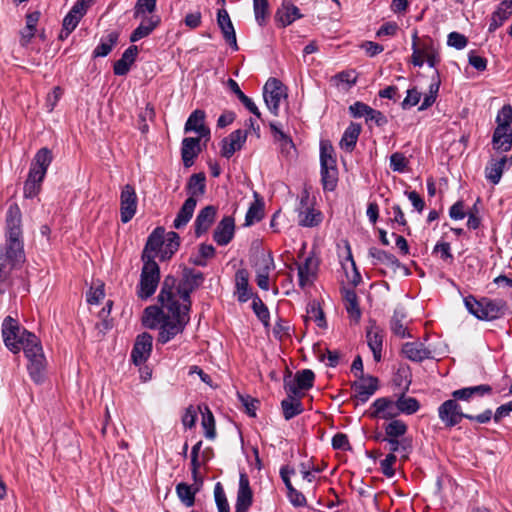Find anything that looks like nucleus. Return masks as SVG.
I'll list each match as a JSON object with an SVG mask.
<instances>
[{
    "mask_svg": "<svg viewBox=\"0 0 512 512\" xmlns=\"http://www.w3.org/2000/svg\"><path fill=\"white\" fill-rule=\"evenodd\" d=\"M315 374L310 369L298 371L292 379L291 374L284 377V389L289 396H299L301 390L313 387Z\"/></svg>",
    "mask_w": 512,
    "mask_h": 512,
    "instance_id": "6",
    "label": "nucleus"
},
{
    "mask_svg": "<svg viewBox=\"0 0 512 512\" xmlns=\"http://www.w3.org/2000/svg\"><path fill=\"white\" fill-rule=\"evenodd\" d=\"M372 407L374 408L372 413L373 417L389 420L394 419L399 415L397 402L386 397L376 399L373 402Z\"/></svg>",
    "mask_w": 512,
    "mask_h": 512,
    "instance_id": "24",
    "label": "nucleus"
},
{
    "mask_svg": "<svg viewBox=\"0 0 512 512\" xmlns=\"http://www.w3.org/2000/svg\"><path fill=\"white\" fill-rule=\"evenodd\" d=\"M6 242L0 245V295L12 285V271L25 261L21 228V211L11 204L6 213Z\"/></svg>",
    "mask_w": 512,
    "mask_h": 512,
    "instance_id": "1",
    "label": "nucleus"
},
{
    "mask_svg": "<svg viewBox=\"0 0 512 512\" xmlns=\"http://www.w3.org/2000/svg\"><path fill=\"white\" fill-rule=\"evenodd\" d=\"M234 231V219L230 216H226L222 218V220L216 226L213 232V239L218 245L225 246L233 239Z\"/></svg>",
    "mask_w": 512,
    "mask_h": 512,
    "instance_id": "22",
    "label": "nucleus"
},
{
    "mask_svg": "<svg viewBox=\"0 0 512 512\" xmlns=\"http://www.w3.org/2000/svg\"><path fill=\"white\" fill-rule=\"evenodd\" d=\"M402 354L413 362H422L431 358V351L419 341L406 342L402 345Z\"/></svg>",
    "mask_w": 512,
    "mask_h": 512,
    "instance_id": "26",
    "label": "nucleus"
},
{
    "mask_svg": "<svg viewBox=\"0 0 512 512\" xmlns=\"http://www.w3.org/2000/svg\"><path fill=\"white\" fill-rule=\"evenodd\" d=\"M381 442L388 443L390 453L395 454L398 452L400 453L401 459H408L409 453L411 451V443L407 439L399 440V438L383 437L381 438Z\"/></svg>",
    "mask_w": 512,
    "mask_h": 512,
    "instance_id": "41",
    "label": "nucleus"
},
{
    "mask_svg": "<svg viewBox=\"0 0 512 512\" xmlns=\"http://www.w3.org/2000/svg\"><path fill=\"white\" fill-rule=\"evenodd\" d=\"M368 255L370 258H372V264H385L392 268L394 271L398 269H403L406 275H409L410 272L408 268L400 263V261L395 257V255L378 249L376 247H371L368 250Z\"/></svg>",
    "mask_w": 512,
    "mask_h": 512,
    "instance_id": "18",
    "label": "nucleus"
},
{
    "mask_svg": "<svg viewBox=\"0 0 512 512\" xmlns=\"http://www.w3.org/2000/svg\"><path fill=\"white\" fill-rule=\"evenodd\" d=\"M263 97L269 111L277 116L279 113L280 101L286 97L285 87L276 78H269L264 85Z\"/></svg>",
    "mask_w": 512,
    "mask_h": 512,
    "instance_id": "7",
    "label": "nucleus"
},
{
    "mask_svg": "<svg viewBox=\"0 0 512 512\" xmlns=\"http://www.w3.org/2000/svg\"><path fill=\"white\" fill-rule=\"evenodd\" d=\"M252 309L257 318L263 323L264 326L269 325L270 313L267 306L258 295L252 298Z\"/></svg>",
    "mask_w": 512,
    "mask_h": 512,
    "instance_id": "53",
    "label": "nucleus"
},
{
    "mask_svg": "<svg viewBox=\"0 0 512 512\" xmlns=\"http://www.w3.org/2000/svg\"><path fill=\"white\" fill-rule=\"evenodd\" d=\"M176 282L177 280L174 276H166L158 295V301L162 306L166 307L170 313L166 317H163V321L159 327L158 341L162 344L169 342L176 335L182 333L189 322L190 310H185V307H182L178 300L175 299L174 288Z\"/></svg>",
    "mask_w": 512,
    "mask_h": 512,
    "instance_id": "2",
    "label": "nucleus"
},
{
    "mask_svg": "<svg viewBox=\"0 0 512 512\" xmlns=\"http://www.w3.org/2000/svg\"><path fill=\"white\" fill-rule=\"evenodd\" d=\"M319 268V259L314 255H309L304 262L298 264V284L300 288L305 289L311 286L317 277Z\"/></svg>",
    "mask_w": 512,
    "mask_h": 512,
    "instance_id": "13",
    "label": "nucleus"
},
{
    "mask_svg": "<svg viewBox=\"0 0 512 512\" xmlns=\"http://www.w3.org/2000/svg\"><path fill=\"white\" fill-rule=\"evenodd\" d=\"M298 218L299 225L303 227L317 226L322 220L320 212H317L314 209L309 208H306L305 210H300Z\"/></svg>",
    "mask_w": 512,
    "mask_h": 512,
    "instance_id": "49",
    "label": "nucleus"
},
{
    "mask_svg": "<svg viewBox=\"0 0 512 512\" xmlns=\"http://www.w3.org/2000/svg\"><path fill=\"white\" fill-rule=\"evenodd\" d=\"M407 425L402 420H395L392 419L391 422H389L385 426V437L388 438H399L406 434L407 432Z\"/></svg>",
    "mask_w": 512,
    "mask_h": 512,
    "instance_id": "55",
    "label": "nucleus"
},
{
    "mask_svg": "<svg viewBox=\"0 0 512 512\" xmlns=\"http://www.w3.org/2000/svg\"><path fill=\"white\" fill-rule=\"evenodd\" d=\"M254 266L256 275H270L275 269L274 258L270 253L262 254L257 258Z\"/></svg>",
    "mask_w": 512,
    "mask_h": 512,
    "instance_id": "51",
    "label": "nucleus"
},
{
    "mask_svg": "<svg viewBox=\"0 0 512 512\" xmlns=\"http://www.w3.org/2000/svg\"><path fill=\"white\" fill-rule=\"evenodd\" d=\"M302 14L298 7L291 3H284L276 13L277 20L283 27L292 24L295 20L300 19Z\"/></svg>",
    "mask_w": 512,
    "mask_h": 512,
    "instance_id": "38",
    "label": "nucleus"
},
{
    "mask_svg": "<svg viewBox=\"0 0 512 512\" xmlns=\"http://www.w3.org/2000/svg\"><path fill=\"white\" fill-rule=\"evenodd\" d=\"M152 343L153 337L147 332L137 336L131 351V359L135 365L139 366L147 361L152 351Z\"/></svg>",
    "mask_w": 512,
    "mask_h": 512,
    "instance_id": "14",
    "label": "nucleus"
},
{
    "mask_svg": "<svg viewBox=\"0 0 512 512\" xmlns=\"http://www.w3.org/2000/svg\"><path fill=\"white\" fill-rule=\"evenodd\" d=\"M138 197L134 186L126 184L120 192V217L122 223L126 224L132 220L137 212Z\"/></svg>",
    "mask_w": 512,
    "mask_h": 512,
    "instance_id": "8",
    "label": "nucleus"
},
{
    "mask_svg": "<svg viewBox=\"0 0 512 512\" xmlns=\"http://www.w3.org/2000/svg\"><path fill=\"white\" fill-rule=\"evenodd\" d=\"M492 143L496 150L509 151L512 147V128L497 126L493 133Z\"/></svg>",
    "mask_w": 512,
    "mask_h": 512,
    "instance_id": "34",
    "label": "nucleus"
},
{
    "mask_svg": "<svg viewBox=\"0 0 512 512\" xmlns=\"http://www.w3.org/2000/svg\"><path fill=\"white\" fill-rule=\"evenodd\" d=\"M263 213H262V207L257 204H252L245 216V225L250 226L253 225L255 222H258L262 219Z\"/></svg>",
    "mask_w": 512,
    "mask_h": 512,
    "instance_id": "64",
    "label": "nucleus"
},
{
    "mask_svg": "<svg viewBox=\"0 0 512 512\" xmlns=\"http://www.w3.org/2000/svg\"><path fill=\"white\" fill-rule=\"evenodd\" d=\"M217 23L226 42L234 51H237L239 47L237 44L236 33L227 10H218Z\"/></svg>",
    "mask_w": 512,
    "mask_h": 512,
    "instance_id": "21",
    "label": "nucleus"
},
{
    "mask_svg": "<svg viewBox=\"0 0 512 512\" xmlns=\"http://www.w3.org/2000/svg\"><path fill=\"white\" fill-rule=\"evenodd\" d=\"M358 381L352 384L355 397L361 403H365L376 392L378 388V379L373 376L359 375Z\"/></svg>",
    "mask_w": 512,
    "mask_h": 512,
    "instance_id": "15",
    "label": "nucleus"
},
{
    "mask_svg": "<svg viewBox=\"0 0 512 512\" xmlns=\"http://www.w3.org/2000/svg\"><path fill=\"white\" fill-rule=\"evenodd\" d=\"M421 99V93L418 91L416 87L410 88L407 90V95L401 103V107L404 110L410 109L411 107L416 106Z\"/></svg>",
    "mask_w": 512,
    "mask_h": 512,
    "instance_id": "63",
    "label": "nucleus"
},
{
    "mask_svg": "<svg viewBox=\"0 0 512 512\" xmlns=\"http://www.w3.org/2000/svg\"><path fill=\"white\" fill-rule=\"evenodd\" d=\"M215 502L219 512H230V507L220 483H217L214 488Z\"/></svg>",
    "mask_w": 512,
    "mask_h": 512,
    "instance_id": "61",
    "label": "nucleus"
},
{
    "mask_svg": "<svg viewBox=\"0 0 512 512\" xmlns=\"http://www.w3.org/2000/svg\"><path fill=\"white\" fill-rule=\"evenodd\" d=\"M197 491V488H193V486L184 482L178 483L176 485L177 496L186 507H191L194 505Z\"/></svg>",
    "mask_w": 512,
    "mask_h": 512,
    "instance_id": "45",
    "label": "nucleus"
},
{
    "mask_svg": "<svg viewBox=\"0 0 512 512\" xmlns=\"http://www.w3.org/2000/svg\"><path fill=\"white\" fill-rule=\"evenodd\" d=\"M143 266L140 280L136 287V295L141 300H147L155 292L160 282V268L157 262L142 261Z\"/></svg>",
    "mask_w": 512,
    "mask_h": 512,
    "instance_id": "4",
    "label": "nucleus"
},
{
    "mask_svg": "<svg viewBox=\"0 0 512 512\" xmlns=\"http://www.w3.org/2000/svg\"><path fill=\"white\" fill-rule=\"evenodd\" d=\"M137 55H138V47L136 45L129 46L124 51L121 58L114 63V66H113L114 74L117 76L126 75L129 72L132 64L135 62Z\"/></svg>",
    "mask_w": 512,
    "mask_h": 512,
    "instance_id": "29",
    "label": "nucleus"
},
{
    "mask_svg": "<svg viewBox=\"0 0 512 512\" xmlns=\"http://www.w3.org/2000/svg\"><path fill=\"white\" fill-rule=\"evenodd\" d=\"M87 5L85 1H77L70 11L65 15L62 26L64 27L65 36H69L77 27L80 20L86 14Z\"/></svg>",
    "mask_w": 512,
    "mask_h": 512,
    "instance_id": "20",
    "label": "nucleus"
},
{
    "mask_svg": "<svg viewBox=\"0 0 512 512\" xmlns=\"http://www.w3.org/2000/svg\"><path fill=\"white\" fill-rule=\"evenodd\" d=\"M180 237L176 232H168L164 239L159 258L161 261L170 259L175 252L179 249Z\"/></svg>",
    "mask_w": 512,
    "mask_h": 512,
    "instance_id": "39",
    "label": "nucleus"
},
{
    "mask_svg": "<svg viewBox=\"0 0 512 512\" xmlns=\"http://www.w3.org/2000/svg\"><path fill=\"white\" fill-rule=\"evenodd\" d=\"M405 320L406 314L403 309L396 308L390 320V329L397 337L411 338L412 335L409 333L405 325Z\"/></svg>",
    "mask_w": 512,
    "mask_h": 512,
    "instance_id": "37",
    "label": "nucleus"
},
{
    "mask_svg": "<svg viewBox=\"0 0 512 512\" xmlns=\"http://www.w3.org/2000/svg\"><path fill=\"white\" fill-rule=\"evenodd\" d=\"M511 165L512 156L504 155L499 159H491L485 168L486 179L493 185L498 184L504 170L508 169Z\"/></svg>",
    "mask_w": 512,
    "mask_h": 512,
    "instance_id": "16",
    "label": "nucleus"
},
{
    "mask_svg": "<svg viewBox=\"0 0 512 512\" xmlns=\"http://www.w3.org/2000/svg\"><path fill=\"white\" fill-rule=\"evenodd\" d=\"M118 41V34L116 32H111L107 35L105 39H101L100 43L96 46L93 51L94 57H105L107 56L114 45Z\"/></svg>",
    "mask_w": 512,
    "mask_h": 512,
    "instance_id": "47",
    "label": "nucleus"
},
{
    "mask_svg": "<svg viewBox=\"0 0 512 512\" xmlns=\"http://www.w3.org/2000/svg\"><path fill=\"white\" fill-rule=\"evenodd\" d=\"M307 315L310 320H313L318 327L325 328L326 327V320L324 316V312L321 309L318 302L313 301L309 303L307 307Z\"/></svg>",
    "mask_w": 512,
    "mask_h": 512,
    "instance_id": "56",
    "label": "nucleus"
},
{
    "mask_svg": "<svg viewBox=\"0 0 512 512\" xmlns=\"http://www.w3.org/2000/svg\"><path fill=\"white\" fill-rule=\"evenodd\" d=\"M19 345H21V350L24 351V348H31L36 350V352H41L43 350L42 345L38 337L27 331L23 330L21 336L19 338Z\"/></svg>",
    "mask_w": 512,
    "mask_h": 512,
    "instance_id": "54",
    "label": "nucleus"
},
{
    "mask_svg": "<svg viewBox=\"0 0 512 512\" xmlns=\"http://www.w3.org/2000/svg\"><path fill=\"white\" fill-rule=\"evenodd\" d=\"M188 198L196 199L206 193V176L204 173L192 174L186 184Z\"/></svg>",
    "mask_w": 512,
    "mask_h": 512,
    "instance_id": "32",
    "label": "nucleus"
},
{
    "mask_svg": "<svg viewBox=\"0 0 512 512\" xmlns=\"http://www.w3.org/2000/svg\"><path fill=\"white\" fill-rule=\"evenodd\" d=\"M159 21L158 16L145 17L139 26L131 33L130 41L134 43L149 36L158 26Z\"/></svg>",
    "mask_w": 512,
    "mask_h": 512,
    "instance_id": "35",
    "label": "nucleus"
},
{
    "mask_svg": "<svg viewBox=\"0 0 512 512\" xmlns=\"http://www.w3.org/2000/svg\"><path fill=\"white\" fill-rule=\"evenodd\" d=\"M295 396H289L288 399L281 401V408L285 420H290L303 412V406L299 399Z\"/></svg>",
    "mask_w": 512,
    "mask_h": 512,
    "instance_id": "43",
    "label": "nucleus"
},
{
    "mask_svg": "<svg viewBox=\"0 0 512 512\" xmlns=\"http://www.w3.org/2000/svg\"><path fill=\"white\" fill-rule=\"evenodd\" d=\"M235 294L237 299L241 303L247 302L250 298H253L251 288L249 287V274L246 269H239L235 274Z\"/></svg>",
    "mask_w": 512,
    "mask_h": 512,
    "instance_id": "28",
    "label": "nucleus"
},
{
    "mask_svg": "<svg viewBox=\"0 0 512 512\" xmlns=\"http://www.w3.org/2000/svg\"><path fill=\"white\" fill-rule=\"evenodd\" d=\"M397 461V456L393 453H389L386 457L380 461L381 472L388 478L395 475L394 464Z\"/></svg>",
    "mask_w": 512,
    "mask_h": 512,
    "instance_id": "62",
    "label": "nucleus"
},
{
    "mask_svg": "<svg viewBox=\"0 0 512 512\" xmlns=\"http://www.w3.org/2000/svg\"><path fill=\"white\" fill-rule=\"evenodd\" d=\"M202 427L204 434L207 439L213 440L216 437L215 420L213 414L207 410L206 414H203Z\"/></svg>",
    "mask_w": 512,
    "mask_h": 512,
    "instance_id": "57",
    "label": "nucleus"
},
{
    "mask_svg": "<svg viewBox=\"0 0 512 512\" xmlns=\"http://www.w3.org/2000/svg\"><path fill=\"white\" fill-rule=\"evenodd\" d=\"M464 305L470 314L482 321L500 319L508 312L507 303L503 299H477L473 295H468L464 298Z\"/></svg>",
    "mask_w": 512,
    "mask_h": 512,
    "instance_id": "3",
    "label": "nucleus"
},
{
    "mask_svg": "<svg viewBox=\"0 0 512 512\" xmlns=\"http://www.w3.org/2000/svg\"><path fill=\"white\" fill-rule=\"evenodd\" d=\"M255 19L259 25L265 23L268 12V0H253Z\"/></svg>",
    "mask_w": 512,
    "mask_h": 512,
    "instance_id": "58",
    "label": "nucleus"
},
{
    "mask_svg": "<svg viewBox=\"0 0 512 512\" xmlns=\"http://www.w3.org/2000/svg\"><path fill=\"white\" fill-rule=\"evenodd\" d=\"M24 355L28 359L27 369L31 379L37 384L41 383L44 379L46 362L43 350L36 352L34 349L24 348Z\"/></svg>",
    "mask_w": 512,
    "mask_h": 512,
    "instance_id": "12",
    "label": "nucleus"
},
{
    "mask_svg": "<svg viewBox=\"0 0 512 512\" xmlns=\"http://www.w3.org/2000/svg\"><path fill=\"white\" fill-rule=\"evenodd\" d=\"M205 121V112L200 109L194 110L190 116L188 117L184 130L185 132H196L201 137L209 135L210 131L207 127L204 125Z\"/></svg>",
    "mask_w": 512,
    "mask_h": 512,
    "instance_id": "31",
    "label": "nucleus"
},
{
    "mask_svg": "<svg viewBox=\"0 0 512 512\" xmlns=\"http://www.w3.org/2000/svg\"><path fill=\"white\" fill-rule=\"evenodd\" d=\"M511 10H506L501 5H498L497 9L492 13L488 31L490 33L495 32L503 23L511 16Z\"/></svg>",
    "mask_w": 512,
    "mask_h": 512,
    "instance_id": "50",
    "label": "nucleus"
},
{
    "mask_svg": "<svg viewBox=\"0 0 512 512\" xmlns=\"http://www.w3.org/2000/svg\"><path fill=\"white\" fill-rule=\"evenodd\" d=\"M497 126L511 128L512 124V107L504 105L498 112L496 117Z\"/></svg>",
    "mask_w": 512,
    "mask_h": 512,
    "instance_id": "59",
    "label": "nucleus"
},
{
    "mask_svg": "<svg viewBox=\"0 0 512 512\" xmlns=\"http://www.w3.org/2000/svg\"><path fill=\"white\" fill-rule=\"evenodd\" d=\"M200 138L186 137L182 140L181 157L186 168L194 164L195 158L200 153Z\"/></svg>",
    "mask_w": 512,
    "mask_h": 512,
    "instance_id": "27",
    "label": "nucleus"
},
{
    "mask_svg": "<svg viewBox=\"0 0 512 512\" xmlns=\"http://www.w3.org/2000/svg\"><path fill=\"white\" fill-rule=\"evenodd\" d=\"M163 311L157 306H149L144 311V324L145 326L154 329L163 321V317H166Z\"/></svg>",
    "mask_w": 512,
    "mask_h": 512,
    "instance_id": "46",
    "label": "nucleus"
},
{
    "mask_svg": "<svg viewBox=\"0 0 512 512\" xmlns=\"http://www.w3.org/2000/svg\"><path fill=\"white\" fill-rule=\"evenodd\" d=\"M204 282V274L200 271H196L192 268H184L182 278L176 288V292L174 291L175 297L179 295L182 299L183 304L182 307H185V310H190L191 307V293L199 288Z\"/></svg>",
    "mask_w": 512,
    "mask_h": 512,
    "instance_id": "5",
    "label": "nucleus"
},
{
    "mask_svg": "<svg viewBox=\"0 0 512 512\" xmlns=\"http://www.w3.org/2000/svg\"><path fill=\"white\" fill-rule=\"evenodd\" d=\"M320 166H337L334 149L329 141L320 142Z\"/></svg>",
    "mask_w": 512,
    "mask_h": 512,
    "instance_id": "52",
    "label": "nucleus"
},
{
    "mask_svg": "<svg viewBox=\"0 0 512 512\" xmlns=\"http://www.w3.org/2000/svg\"><path fill=\"white\" fill-rule=\"evenodd\" d=\"M165 239L163 227L155 228L148 236L145 247L142 251L141 261L156 262L155 258L160 255Z\"/></svg>",
    "mask_w": 512,
    "mask_h": 512,
    "instance_id": "11",
    "label": "nucleus"
},
{
    "mask_svg": "<svg viewBox=\"0 0 512 512\" xmlns=\"http://www.w3.org/2000/svg\"><path fill=\"white\" fill-rule=\"evenodd\" d=\"M252 490L245 473L240 474L235 512H247L252 505Z\"/></svg>",
    "mask_w": 512,
    "mask_h": 512,
    "instance_id": "19",
    "label": "nucleus"
},
{
    "mask_svg": "<svg viewBox=\"0 0 512 512\" xmlns=\"http://www.w3.org/2000/svg\"><path fill=\"white\" fill-rule=\"evenodd\" d=\"M367 344L376 362L382 359L384 333L378 327H371L366 333Z\"/></svg>",
    "mask_w": 512,
    "mask_h": 512,
    "instance_id": "30",
    "label": "nucleus"
},
{
    "mask_svg": "<svg viewBox=\"0 0 512 512\" xmlns=\"http://www.w3.org/2000/svg\"><path fill=\"white\" fill-rule=\"evenodd\" d=\"M321 183L324 190H335L338 182L337 166H321Z\"/></svg>",
    "mask_w": 512,
    "mask_h": 512,
    "instance_id": "42",
    "label": "nucleus"
},
{
    "mask_svg": "<svg viewBox=\"0 0 512 512\" xmlns=\"http://www.w3.org/2000/svg\"><path fill=\"white\" fill-rule=\"evenodd\" d=\"M247 130H235L227 138L222 140L221 155L229 159L236 151L240 150L247 139Z\"/></svg>",
    "mask_w": 512,
    "mask_h": 512,
    "instance_id": "17",
    "label": "nucleus"
},
{
    "mask_svg": "<svg viewBox=\"0 0 512 512\" xmlns=\"http://www.w3.org/2000/svg\"><path fill=\"white\" fill-rule=\"evenodd\" d=\"M467 414L462 411L458 402L453 399L444 401L438 407V417L446 428H452L458 425Z\"/></svg>",
    "mask_w": 512,
    "mask_h": 512,
    "instance_id": "9",
    "label": "nucleus"
},
{
    "mask_svg": "<svg viewBox=\"0 0 512 512\" xmlns=\"http://www.w3.org/2000/svg\"><path fill=\"white\" fill-rule=\"evenodd\" d=\"M24 329H21L18 322L11 316H7L2 323V336L6 347L13 353L21 350L19 338Z\"/></svg>",
    "mask_w": 512,
    "mask_h": 512,
    "instance_id": "10",
    "label": "nucleus"
},
{
    "mask_svg": "<svg viewBox=\"0 0 512 512\" xmlns=\"http://www.w3.org/2000/svg\"><path fill=\"white\" fill-rule=\"evenodd\" d=\"M346 311L351 319L358 322L361 318V310L358 297L353 289H346L343 294Z\"/></svg>",
    "mask_w": 512,
    "mask_h": 512,
    "instance_id": "40",
    "label": "nucleus"
},
{
    "mask_svg": "<svg viewBox=\"0 0 512 512\" xmlns=\"http://www.w3.org/2000/svg\"><path fill=\"white\" fill-rule=\"evenodd\" d=\"M360 132L361 125L351 122L342 135L340 147L346 152H352L356 146Z\"/></svg>",
    "mask_w": 512,
    "mask_h": 512,
    "instance_id": "36",
    "label": "nucleus"
},
{
    "mask_svg": "<svg viewBox=\"0 0 512 512\" xmlns=\"http://www.w3.org/2000/svg\"><path fill=\"white\" fill-rule=\"evenodd\" d=\"M35 174L28 172L27 179L24 182L23 194L25 198H34L41 190V184L44 180L43 177H37Z\"/></svg>",
    "mask_w": 512,
    "mask_h": 512,
    "instance_id": "44",
    "label": "nucleus"
},
{
    "mask_svg": "<svg viewBox=\"0 0 512 512\" xmlns=\"http://www.w3.org/2000/svg\"><path fill=\"white\" fill-rule=\"evenodd\" d=\"M217 210L213 205H208L201 209L194 222L195 235L200 237L206 233L213 224Z\"/></svg>",
    "mask_w": 512,
    "mask_h": 512,
    "instance_id": "25",
    "label": "nucleus"
},
{
    "mask_svg": "<svg viewBox=\"0 0 512 512\" xmlns=\"http://www.w3.org/2000/svg\"><path fill=\"white\" fill-rule=\"evenodd\" d=\"M408 160L403 153L395 152L390 156V168L394 172L403 173L407 168Z\"/></svg>",
    "mask_w": 512,
    "mask_h": 512,
    "instance_id": "60",
    "label": "nucleus"
},
{
    "mask_svg": "<svg viewBox=\"0 0 512 512\" xmlns=\"http://www.w3.org/2000/svg\"><path fill=\"white\" fill-rule=\"evenodd\" d=\"M396 402L399 414L403 413L407 415H412L416 413L420 408V404L416 398L406 397L405 394H402L396 400Z\"/></svg>",
    "mask_w": 512,
    "mask_h": 512,
    "instance_id": "48",
    "label": "nucleus"
},
{
    "mask_svg": "<svg viewBox=\"0 0 512 512\" xmlns=\"http://www.w3.org/2000/svg\"><path fill=\"white\" fill-rule=\"evenodd\" d=\"M197 205V200L192 198H187L181 208L179 209L174 221L173 227L175 229H181L185 227L188 222L191 220L195 208Z\"/></svg>",
    "mask_w": 512,
    "mask_h": 512,
    "instance_id": "33",
    "label": "nucleus"
},
{
    "mask_svg": "<svg viewBox=\"0 0 512 512\" xmlns=\"http://www.w3.org/2000/svg\"><path fill=\"white\" fill-rule=\"evenodd\" d=\"M52 160L53 155L50 149L46 147L39 149L31 162L29 172L32 174L37 173V177L45 178Z\"/></svg>",
    "mask_w": 512,
    "mask_h": 512,
    "instance_id": "23",
    "label": "nucleus"
}]
</instances>
